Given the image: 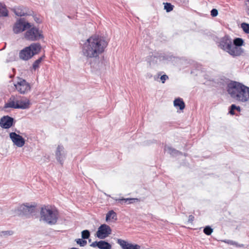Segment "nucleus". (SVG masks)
<instances>
[{"instance_id":"23","label":"nucleus","mask_w":249,"mask_h":249,"mask_svg":"<svg viewBox=\"0 0 249 249\" xmlns=\"http://www.w3.org/2000/svg\"><path fill=\"white\" fill-rule=\"evenodd\" d=\"M112 218V219H117V214L113 210L109 211L106 214V220L108 221Z\"/></svg>"},{"instance_id":"37","label":"nucleus","mask_w":249,"mask_h":249,"mask_svg":"<svg viewBox=\"0 0 249 249\" xmlns=\"http://www.w3.org/2000/svg\"><path fill=\"white\" fill-rule=\"evenodd\" d=\"M194 217L193 215H190L189 216L188 221L189 222H192V221H193L194 220Z\"/></svg>"},{"instance_id":"36","label":"nucleus","mask_w":249,"mask_h":249,"mask_svg":"<svg viewBox=\"0 0 249 249\" xmlns=\"http://www.w3.org/2000/svg\"><path fill=\"white\" fill-rule=\"evenodd\" d=\"M2 233L4 235H12L13 234V231H2Z\"/></svg>"},{"instance_id":"5","label":"nucleus","mask_w":249,"mask_h":249,"mask_svg":"<svg viewBox=\"0 0 249 249\" xmlns=\"http://www.w3.org/2000/svg\"><path fill=\"white\" fill-rule=\"evenodd\" d=\"M41 49V45L38 43H33L26 47L19 53V58L23 60H28L34 55L38 53Z\"/></svg>"},{"instance_id":"30","label":"nucleus","mask_w":249,"mask_h":249,"mask_svg":"<svg viewBox=\"0 0 249 249\" xmlns=\"http://www.w3.org/2000/svg\"><path fill=\"white\" fill-rule=\"evenodd\" d=\"M213 231V229L210 226H206L203 230V232L207 235H210Z\"/></svg>"},{"instance_id":"8","label":"nucleus","mask_w":249,"mask_h":249,"mask_svg":"<svg viewBox=\"0 0 249 249\" xmlns=\"http://www.w3.org/2000/svg\"><path fill=\"white\" fill-rule=\"evenodd\" d=\"M14 86L17 91L22 94L27 93L31 90L30 84L25 80L22 79H19L17 83H15Z\"/></svg>"},{"instance_id":"26","label":"nucleus","mask_w":249,"mask_h":249,"mask_svg":"<svg viewBox=\"0 0 249 249\" xmlns=\"http://www.w3.org/2000/svg\"><path fill=\"white\" fill-rule=\"evenodd\" d=\"M241 27L246 34H249V24L247 23H242L241 24Z\"/></svg>"},{"instance_id":"19","label":"nucleus","mask_w":249,"mask_h":249,"mask_svg":"<svg viewBox=\"0 0 249 249\" xmlns=\"http://www.w3.org/2000/svg\"><path fill=\"white\" fill-rule=\"evenodd\" d=\"M174 106L175 107H178L180 110L185 108V104L183 100L180 98L176 99L174 101Z\"/></svg>"},{"instance_id":"42","label":"nucleus","mask_w":249,"mask_h":249,"mask_svg":"<svg viewBox=\"0 0 249 249\" xmlns=\"http://www.w3.org/2000/svg\"><path fill=\"white\" fill-rule=\"evenodd\" d=\"M126 202H125V201H123L122 202H120V204H124V203H125Z\"/></svg>"},{"instance_id":"13","label":"nucleus","mask_w":249,"mask_h":249,"mask_svg":"<svg viewBox=\"0 0 249 249\" xmlns=\"http://www.w3.org/2000/svg\"><path fill=\"white\" fill-rule=\"evenodd\" d=\"M226 52L233 57H236L244 53V49L241 47H236L232 43L231 46L230 47Z\"/></svg>"},{"instance_id":"38","label":"nucleus","mask_w":249,"mask_h":249,"mask_svg":"<svg viewBox=\"0 0 249 249\" xmlns=\"http://www.w3.org/2000/svg\"><path fill=\"white\" fill-rule=\"evenodd\" d=\"M34 20L37 22V23H40L41 22V20L37 18V17H36L34 18Z\"/></svg>"},{"instance_id":"35","label":"nucleus","mask_w":249,"mask_h":249,"mask_svg":"<svg viewBox=\"0 0 249 249\" xmlns=\"http://www.w3.org/2000/svg\"><path fill=\"white\" fill-rule=\"evenodd\" d=\"M160 79L162 83H164L165 81L168 79V76L166 74H164L161 76Z\"/></svg>"},{"instance_id":"14","label":"nucleus","mask_w":249,"mask_h":249,"mask_svg":"<svg viewBox=\"0 0 249 249\" xmlns=\"http://www.w3.org/2000/svg\"><path fill=\"white\" fill-rule=\"evenodd\" d=\"M117 243L121 247L122 249H140L141 246L138 244L130 243L125 240L118 239Z\"/></svg>"},{"instance_id":"28","label":"nucleus","mask_w":249,"mask_h":249,"mask_svg":"<svg viewBox=\"0 0 249 249\" xmlns=\"http://www.w3.org/2000/svg\"><path fill=\"white\" fill-rule=\"evenodd\" d=\"M75 242H76V243L77 244L79 245L81 247H84L87 244V241L84 240L83 238L82 239H75Z\"/></svg>"},{"instance_id":"6","label":"nucleus","mask_w":249,"mask_h":249,"mask_svg":"<svg viewBox=\"0 0 249 249\" xmlns=\"http://www.w3.org/2000/svg\"><path fill=\"white\" fill-rule=\"evenodd\" d=\"M25 38L29 41H37L44 38V36L41 30L38 28L33 27L27 29L24 34Z\"/></svg>"},{"instance_id":"45","label":"nucleus","mask_w":249,"mask_h":249,"mask_svg":"<svg viewBox=\"0 0 249 249\" xmlns=\"http://www.w3.org/2000/svg\"><path fill=\"white\" fill-rule=\"evenodd\" d=\"M89 242H90V241H91V239H89Z\"/></svg>"},{"instance_id":"46","label":"nucleus","mask_w":249,"mask_h":249,"mask_svg":"<svg viewBox=\"0 0 249 249\" xmlns=\"http://www.w3.org/2000/svg\"><path fill=\"white\" fill-rule=\"evenodd\" d=\"M248 1H249V0H248Z\"/></svg>"},{"instance_id":"20","label":"nucleus","mask_w":249,"mask_h":249,"mask_svg":"<svg viewBox=\"0 0 249 249\" xmlns=\"http://www.w3.org/2000/svg\"><path fill=\"white\" fill-rule=\"evenodd\" d=\"M159 56L158 54H152L151 55H149L147 58V62L149 63L150 65L154 64L157 63V60L159 59Z\"/></svg>"},{"instance_id":"43","label":"nucleus","mask_w":249,"mask_h":249,"mask_svg":"<svg viewBox=\"0 0 249 249\" xmlns=\"http://www.w3.org/2000/svg\"><path fill=\"white\" fill-rule=\"evenodd\" d=\"M70 249H78L76 248H71Z\"/></svg>"},{"instance_id":"33","label":"nucleus","mask_w":249,"mask_h":249,"mask_svg":"<svg viewBox=\"0 0 249 249\" xmlns=\"http://www.w3.org/2000/svg\"><path fill=\"white\" fill-rule=\"evenodd\" d=\"M218 14V10L216 9H213L211 11V15L213 17H216Z\"/></svg>"},{"instance_id":"24","label":"nucleus","mask_w":249,"mask_h":249,"mask_svg":"<svg viewBox=\"0 0 249 249\" xmlns=\"http://www.w3.org/2000/svg\"><path fill=\"white\" fill-rule=\"evenodd\" d=\"M120 202H122L123 201H125V202H126L127 204H131L135 202H139L140 200L137 198H122L121 199L119 200Z\"/></svg>"},{"instance_id":"40","label":"nucleus","mask_w":249,"mask_h":249,"mask_svg":"<svg viewBox=\"0 0 249 249\" xmlns=\"http://www.w3.org/2000/svg\"><path fill=\"white\" fill-rule=\"evenodd\" d=\"M112 198L115 200V201H116L117 202H118V203H120V199H121L122 198H117L116 197H112Z\"/></svg>"},{"instance_id":"1","label":"nucleus","mask_w":249,"mask_h":249,"mask_svg":"<svg viewBox=\"0 0 249 249\" xmlns=\"http://www.w3.org/2000/svg\"><path fill=\"white\" fill-rule=\"evenodd\" d=\"M107 45V42L103 37L92 36L83 45L82 54L87 59L97 58L104 52Z\"/></svg>"},{"instance_id":"34","label":"nucleus","mask_w":249,"mask_h":249,"mask_svg":"<svg viewBox=\"0 0 249 249\" xmlns=\"http://www.w3.org/2000/svg\"><path fill=\"white\" fill-rule=\"evenodd\" d=\"M222 241L226 243H227L228 244L231 245H234L235 246H236L237 242L235 241H232V240H223Z\"/></svg>"},{"instance_id":"15","label":"nucleus","mask_w":249,"mask_h":249,"mask_svg":"<svg viewBox=\"0 0 249 249\" xmlns=\"http://www.w3.org/2000/svg\"><path fill=\"white\" fill-rule=\"evenodd\" d=\"M14 119L8 116H3L0 119V126L4 129L10 128L13 124Z\"/></svg>"},{"instance_id":"27","label":"nucleus","mask_w":249,"mask_h":249,"mask_svg":"<svg viewBox=\"0 0 249 249\" xmlns=\"http://www.w3.org/2000/svg\"><path fill=\"white\" fill-rule=\"evenodd\" d=\"M90 236V232L87 230H84L81 232L82 238L84 239H88Z\"/></svg>"},{"instance_id":"31","label":"nucleus","mask_w":249,"mask_h":249,"mask_svg":"<svg viewBox=\"0 0 249 249\" xmlns=\"http://www.w3.org/2000/svg\"><path fill=\"white\" fill-rule=\"evenodd\" d=\"M173 9V6L169 3H166L164 5V9L166 10L167 12H169L171 11Z\"/></svg>"},{"instance_id":"16","label":"nucleus","mask_w":249,"mask_h":249,"mask_svg":"<svg viewBox=\"0 0 249 249\" xmlns=\"http://www.w3.org/2000/svg\"><path fill=\"white\" fill-rule=\"evenodd\" d=\"M232 43L231 39L229 36H226L221 38L219 46L221 49L227 52L230 47L231 46Z\"/></svg>"},{"instance_id":"10","label":"nucleus","mask_w":249,"mask_h":249,"mask_svg":"<svg viewBox=\"0 0 249 249\" xmlns=\"http://www.w3.org/2000/svg\"><path fill=\"white\" fill-rule=\"evenodd\" d=\"M9 137L14 144L17 147H21L24 145L25 140L24 138L16 132H11L9 134Z\"/></svg>"},{"instance_id":"39","label":"nucleus","mask_w":249,"mask_h":249,"mask_svg":"<svg viewBox=\"0 0 249 249\" xmlns=\"http://www.w3.org/2000/svg\"><path fill=\"white\" fill-rule=\"evenodd\" d=\"M244 246V244H239L238 243H236V247H237L241 248V247H243Z\"/></svg>"},{"instance_id":"9","label":"nucleus","mask_w":249,"mask_h":249,"mask_svg":"<svg viewBox=\"0 0 249 249\" xmlns=\"http://www.w3.org/2000/svg\"><path fill=\"white\" fill-rule=\"evenodd\" d=\"M111 231L112 230L108 225L102 224L98 229L96 236L99 239H103L108 237L111 233Z\"/></svg>"},{"instance_id":"21","label":"nucleus","mask_w":249,"mask_h":249,"mask_svg":"<svg viewBox=\"0 0 249 249\" xmlns=\"http://www.w3.org/2000/svg\"><path fill=\"white\" fill-rule=\"evenodd\" d=\"M165 151L173 156H177L181 154V153L178 151L170 146L165 147Z\"/></svg>"},{"instance_id":"7","label":"nucleus","mask_w":249,"mask_h":249,"mask_svg":"<svg viewBox=\"0 0 249 249\" xmlns=\"http://www.w3.org/2000/svg\"><path fill=\"white\" fill-rule=\"evenodd\" d=\"M32 26V24L26 21L24 18L18 20L13 26V31L15 34H18L27 30Z\"/></svg>"},{"instance_id":"4","label":"nucleus","mask_w":249,"mask_h":249,"mask_svg":"<svg viewBox=\"0 0 249 249\" xmlns=\"http://www.w3.org/2000/svg\"><path fill=\"white\" fill-rule=\"evenodd\" d=\"M58 219V213L56 211L50 209L48 206L41 208L40 211V219L47 223L55 224Z\"/></svg>"},{"instance_id":"12","label":"nucleus","mask_w":249,"mask_h":249,"mask_svg":"<svg viewBox=\"0 0 249 249\" xmlns=\"http://www.w3.org/2000/svg\"><path fill=\"white\" fill-rule=\"evenodd\" d=\"M55 155L57 160L62 165L66 155V152L63 146L58 145L57 146Z\"/></svg>"},{"instance_id":"18","label":"nucleus","mask_w":249,"mask_h":249,"mask_svg":"<svg viewBox=\"0 0 249 249\" xmlns=\"http://www.w3.org/2000/svg\"><path fill=\"white\" fill-rule=\"evenodd\" d=\"M16 15L19 17L25 16L28 15L26 8L19 6L13 9Z\"/></svg>"},{"instance_id":"41","label":"nucleus","mask_w":249,"mask_h":249,"mask_svg":"<svg viewBox=\"0 0 249 249\" xmlns=\"http://www.w3.org/2000/svg\"><path fill=\"white\" fill-rule=\"evenodd\" d=\"M235 110H237L238 112H240L241 108H240V107L239 106H236Z\"/></svg>"},{"instance_id":"2","label":"nucleus","mask_w":249,"mask_h":249,"mask_svg":"<svg viewBox=\"0 0 249 249\" xmlns=\"http://www.w3.org/2000/svg\"><path fill=\"white\" fill-rule=\"evenodd\" d=\"M227 91L234 100L242 102H249V87L242 83L232 81L228 84Z\"/></svg>"},{"instance_id":"3","label":"nucleus","mask_w":249,"mask_h":249,"mask_svg":"<svg viewBox=\"0 0 249 249\" xmlns=\"http://www.w3.org/2000/svg\"><path fill=\"white\" fill-rule=\"evenodd\" d=\"M31 105L29 99H20L18 96H12L9 100L5 104L4 108H13L22 109H28Z\"/></svg>"},{"instance_id":"44","label":"nucleus","mask_w":249,"mask_h":249,"mask_svg":"<svg viewBox=\"0 0 249 249\" xmlns=\"http://www.w3.org/2000/svg\"><path fill=\"white\" fill-rule=\"evenodd\" d=\"M148 76H149V77H151L152 76L151 75H148Z\"/></svg>"},{"instance_id":"25","label":"nucleus","mask_w":249,"mask_h":249,"mask_svg":"<svg viewBox=\"0 0 249 249\" xmlns=\"http://www.w3.org/2000/svg\"><path fill=\"white\" fill-rule=\"evenodd\" d=\"M244 40L241 38H236L232 41V43L237 47H241L243 45Z\"/></svg>"},{"instance_id":"22","label":"nucleus","mask_w":249,"mask_h":249,"mask_svg":"<svg viewBox=\"0 0 249 249\" xmlns=\"http://www.w3.org/2000/svg\"><path fill=\"white\" fill-rule=\"evenodd\" d=\"M8 15V11L6 6L0 2V17H7Z\"/></svg>"},{"instance_id":"32","label":"nucleus","mask_w":249,"mask_h":249,"mask_svg":"<svg viewBox=\"0 0 249 249\" xmlns=\"http://www.w3.org/2000/svg\"><path fill=\"white\" fill-rule=\"evenodd\" d=\"M235 108H236L235 105H234V104L231 105L230 107L229 113L232 115H234L235 114L234 110H235Z\"/></svg>"},{"instance_id":"11","label":"nucleus","mask_w":249,"mask_h":249,"mask_svg":"<svg viewBox=\"0 0 249 249\" xmlns=\"http://www.w3.org/2000/svg\"><path fill=\"white\" fill-rule=\"evenodd\" d=\"M35 206L30 205L28 203L21 205L18 207V210L20 212V214L27 215L33 213L35 212Z\"/></svg>"},{"instance_id":"29","label":"nucleus","mask_w":249,"mask_h":249,"mask_svg":"<svg viewBox=\"0 0 249 249\" xmlns=\"http://www.w3.org/2000/svg\"><path fill=\"white\" fill-rule=\"evenodd\" d=\"M42 60V57H40L34 62V63L33 64V68L34 70H36V69H37L38 68L39 65L40 63H41Z\"/></svg>"},{"instance_id":"17","label":"nucleus","mask_w":249,"mask_h":249,"mask_svg":"<svg viewBox=\"0 0 249 249\" xmlns=\"http://www.w3.org/2000/svg\"><path fill=\"white\" fill-rule=\"evenodd\" d=\"M90 247L95 248L97 247L99 249H111V245L108 242L100 240L99 241H94L92 242L90 245Z\"/></svg>"}]
</instances>
